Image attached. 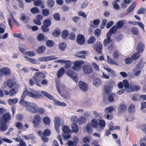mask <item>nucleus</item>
Instances as JSON below:
<instances>
[{"mask_svg":"<svg viewBox=\"0 0 146 146\" xmlns=\"http://www.w3.org/2000/svg\"><path fill=\"white\" fill-rule=\"evenodd\" d=\"M30 90V91H28L27 90H25L24 91L22 95L21 100L19 102L20 104L22 106H25V108L27 106L29 102L24 100L25 98L27 95L35 99L39 98L41 96L39 91L34 89H31Z\"/></svg>","mask_w":146,"mask_h":146,"instance_id":"nucleus-1","label":"nucleus"},{"mask_svg":"<svg viewBox=\"0 0 146 146\" xmlns=\"http://www.w3.org/2000/svg\"><path fill=\"white\" fill-rule=\"evenodd\" d=\"M38 108V105L33 102H29L25 108L26 110L32 113H36V109Z\"/></svg>","mask_w":146,"mask_h":146,"instance_id":"nucleus-2","label":"nucleus"},{"mask_svg":"<svg viewBox=\"0 0 146 146\" xmlns=\"http://www.w3.org/2000/svg\"><path fill=\"white\" fill-rule=\"evenodd\" d=\"M56 87L58 92L62 94L64 98H67L69 97L68 93L66 92V88L64 85L61 84H57Z\"/></svg>","mask_w":146,"mask_h":146,"instance_id":"nucleus-3","label":"nucleus"},{"mask_svg":"<svg viewBox=\"0 0 146 146\" xmlns=\"http://www.w3.org/2000/svg\"><path fill=\"white\" fill-rule=\"evenodd\" d=\"M11 119L9 113H6L4 114L0 118V124H6Z\"/></svg>","mask_w":146,"mask_h":146,"instance_id":"nucleus-4","label":"nucleus"},{"mask_svg":"<svg viewBox=\"0 0 146 146\" xmlns=\"http://www.w3.org/2000/svg\"><path fill=\"white\" fill-rule=\"evenodd\" d=\"M41 121L40 117L38 114L35 115L33 118L32 123L35 127H36L39 125Z\"/></svg>","mask_w":146,"mask_h":146,"instance_id":"nucleus-5","label":"nucleus"},{"mask_svg":"<svg viewBox=\"0 0 146 146\" xmlns=\"http://www.w3.org/2000/svg\"><path fill=\"white\" fill-rule=\"evenodd\" d=\"M54 122L57 132L59 133V126L62 125L63 124V122L60 121V119L58 117H56L54 118Z\"/></svg>","mask_w":146,"mask_h":146,"instance_id":"nucleus-6","label":"nucleus"},{"mask_svg":"<svg viewBox=\"0 0 146 146\" xmlns=\"http://www.w3.org/2000/svg\"><path fill=\"white\" fill-rule=\"evenodd\" d=\"M84 62L83 60H78L74 62V66L72 67V68L78 71L80 70L81 68V65L83 64Z\"/></svg>","mask_w":146,"mask_h":146,"instance_id":"nucleus-7","label":"nucleus"},{"mask_svg":"<svg viewBox=\"0 0 146 146\" xmlns=\"http://www.w3.org/2000/svg\"><path fill=\"white\" fill-rule=\"evenodd\" d=\"M83 72L86 74H89L92 73L93 70L91 66L88 64H85L82 67Z\"/></svg>","mask_w":146,"mask_h":146,"instance_id":"nucleus-8","label":"nucleus"},{"mask_svg":"<svg viewBox=\"0 0 146 146\" xmlns=\"http://www.w3.org/2000/svg\"><path fill=\"white\" fill-rule=\"evenodd\" d=\"M66 74L75 82H78V78L76 76L74 72L71 70H68L66 71Z\"/></svg>","mask_w":146,"mask_h":146,"instance_id":"nucleus-9","label":"nucleus"},{"mask_svg":"<svg viewBox=\"0 0 146 146\" xmlns=\"http://www.w3.org/2000/svg\"><path fill=\"white\" fill-rule=\"evenodd\" d=\"M20 86L19 85L15 83L13 88L10 90V96L15 95L17 93L18 90V89Z\"/></svg>","mask_w":146,"mask_h":146,"instance_id":"nucleus-10","label":"nucleus"},{"mask_svg":"<svg viewBox=\"0 0 146 146\" xmlns=\"http://www.w3.org/2000/svg\"><path fill=\"white\" fill-rule=\"evenodd\" d=\"M76 40L78 44L80 45H82L85 42V37L83 35L79 34L77 36Z\"/></svg>","mask_w":146,"mask_h":146,"instance_id":"nucleus-11","label":"nucleus"},{"mask_svg":"<svg viewBox=\"0 0 146 146\" xmlns=\"http://www.w3.org/2000/svg\"><path fill=\"white\" fill-rule=\"evenodd\" d=\"M78 85L80 88L83 91H86L88 89V87L87 84L82 81H80Z\"/></svg>","mask_w":146,"mask_h":146,"instance_id":"nucleus-12","label":"nucleus"},{"mask_svg":"<svg viewBox=\"0 0 146 146\" xmlns=\"http://www.w3.org/2000/svg\"><path fill=\"white\" fill-rule=\"evenodd\" d=\"M112 86H111L108 82L104 85V92L106 94L110 93L112 89Z\"/></svg>","mask_w":146,"mask_h":146,"instance_id":"nucleus-13","label":"nucleus"},{"mask_svg":"<svg viewBox=\"0 0 146 146\" xmlns=\"http://www.w3.org/2000/svg\"><path fill=\"white\" fill-rule=\"evenodd\" d=\"M142 68V66H137L136 68L132 70V72L135 76H138L140 74Z\"/></svg>","mask_w":146,"mask_h":146,"instance_id":"nucleus-14","label":"nucleus"},{"mask_svg":"<svg viewBox=\"0 0 146 146\" xmlns=\"http://www.w3.org/2000/svg\"><path fill=\"white\" fill-rule=\"evenodd\" d=\"M42 74V73L39 72H37L35 73V76L33 77V78L35 81L36 84L37 86L39 87H41V86L38 80V79L41 77Z\"/></svg>","mask_w":146,"mask_h":146,"instance_id":"nucleus-15","label":"nucleus"},{"mask_svg":"<svg viewBox=\"0 0 146 146\" xmlns=\"http://www.w3.org/2000/svg\"><path fill=\"white\" fill-rule=\"evenodd\" d=\"M140 87L138 86L135 85L133 84H130L129 85V88L128 89V90H127V92H136L139 90L140 89Z\"/></svg>","mask_w":146,"mask_h":146,"instance_id":"nucleus-16","label":"nucleus"},{"mask_svg":"<svg viewBox=\"0 0 146 146\" xmlns=\"http://www.w3.org/2000/svg\"><path fill=\"white\" fill-rule=\"evenodd\" d=\"M88 52L86 51H82L77 52L76 54V56L78 58L84 59L86 58V56L83 54H87Z\"/></svg>","mask_w":146,"mask_h":146,"instance_id":"nucleus-17","label":"nucleus"},{"mask_svg":"<svg viewBox=\"0 0 146 146\" xmlns=\"http://www.w3.org/2000/svg\"><path fill=\"white\" fill-rule=\"evenodd\" d=\"M1 74L3 75H9L10 74V70L7 67L2 68L1 70Z\"/></svg>","mask_w":146,"mask_h":146,"instance_id":"nucleus-18","label":"nucleus"},{"mask_svg":"<svg viewBox=\"0 0 146 146\" xmlns=\"http://www.w3.org/2000/svg\"><path fill=\"white\" fill-rule=\"evenodd\" d=\"M145 48L144 44L141 42L139 43L137 47V50L139 53L142 52H143Z\"/></svg>","mask_w":146,"mask_h":146,"instance_id":"nucleus-19","label":"nucleus"},{"mask_svg":"<svg viewBox=\"0 0 146 146\" xmlns=\"http://www.w3.org/2000/svg\"><path fill=\"white\" fill-rule=\"evenodd\" d=\"M118 111L120 113L124 112L126 110V108L123 104H121L118 108Z\"/></svg>","mask_w":146,"mask_h":146,"instance_id":"nucleus-20","label":"nucleus"},{"mask_svg":"<svg viewBox=\"0 0 146 146\" xmlns=\"http://www.w3.org/2000/svg\"><path fill=\"white\" fill-rule=\"evenodd\" d=\"M93 84L96 87H98L102 84V81L99 78H95L93 80Z\"/></svg>","mask_w":146,"mask_h":146,"instance_id":"nucleus-21","label":"nucleus"},{"mask_svg":"<svg viewBox=\"0 0 146 146\" xmlns=\"http://www.w3.org/2000/svg\"><path fill=\"white\" fill-rule=\"evenodd\" d=\"M77 121L79 124H84L86 122V119L84 116H81L78 119Z\"/></svg>","mask_w":146,"mask_h":146,"instance_id":"nucleus-22","label":"nucleus"},{"mask_svg":"<svg viewBox=\"0 0 146 146\" xmlns=\"http://www.w3.org/2000/svg\"><path fill=\"white\" fill-rule=\"evenodd\" d=\"M38 136H40L42 140L44 142L46 143L48 141V138L45 136L43 135L42 134V132L40 131H39L37 132Z\"/></svg>","mask_w":146,"mask_h":146,"instance_id":"nucleus-23","label":"nucleus"},{"mask_svg":"<svg viewBox=\"0 0 146 146\" xmlns=\"http://www.w3.org/2000/svg\"><path fill=\"white\" fill-rule=\"evenodd\" d=\"M65 73V70L63 68H62L59 70L57 73V76L58 78H61Z\"/></svg>","mask_w":146,"mask_h":146,"instance_id":"nucleus-24","label":"nucleus"},{"mask_svg":"<svg viewBox=\"0 0 146 146\" xmlns=\"http://www.w3.org/2000/svg\"><path fill=\"white\" fill-rule=\"evenodd\" d=\"M46 49L44 46H41L39 47L36 50V52L38 54H40L44 52Z\"/></svg>","mask_w":146,"mask_h":146,"instance_id":"nucleus-25","label":"nucleus"},{"mask_svg":"<svg viewBox=\"0 0 146 146\" xmlns=\"http://www.w3.org/2000/svg\"><path fill=\"white\" fill-rule=\"evenodd\" d=\"M41 93L43 94L46 97L49 99L52 100H54V98L46 92L44 91H41Z\"/></svg>","mask_w":146,"mask_h":146,"instance_id":"nucleus-26","label":"nucleus"},{"mask_svg":"<svg viewBox=\"0 0 146 146\" xmlns=\"http://www.w3.org/2000/svg\"><path fill=\"white\" fill-rule=\"evenodd\" d=\"M29 19V17H26L25 15L22 14L21 15V17L20 18V20L23 21L24 23H27Z\"/></svg>","mask_w":146,"mask_h":146,"instance_id":"nucleus-27","label":"nucleus"},{"mask_svg":"<svg viewBox=\"0 0 146 146\" xmlns=\"http://www.w3.org/2000/svg\"><path fill=\"white\" fill-rule=\"evenodd\" d=\"M115 111L114 108L112 106H110L105 109L104 111V113L106 114L110 113L113 111Z\"/></svg>","mask_w":146,"mask_h":146,"instance_id":"nucleus-28","label":"nucleus"},{"mask_svg":"<svg viewBox=\"0 0 146 146\" xmlns=\"http://www.w3.org/2000/svg\"><path fill=\"white\" fill-rule=\"evenodd\" d=\"M25 59L30 62L34 64H36L37 63V61L36 59L33 58H30L27 57V56H25Z\"/></svg>","mask_w":146,"mask_h":146,"instance_id":"nucleus-29","label":"nucleus"},{"mask_svg":"<svg viewBox=\"0 0 146 146\" xmlns=\"http://www.w3.org/2000/svg\"><path fill=\"white\" fill-rule=\"evenodd\" d=\"M15 83H16L13 80H9L6 81L7 85L10 88H12L13 87Z\"/></svg>","mask_w":146,"mask_h":146,"instance_id":"nucleus-30","label":"nucleus"},{"mask_svg":"<svg viewBox=\"0 0 146 146\" xmlns=\"http://www.w3.org/2000/svg\"><path fill=\"white\" fill-rule=\"evenodd\" d=\"M86 129L87 133L90 134L92 133V126L90 123H87L86 125Z\"/></svg>","mask_w":146,"mask_h":146,"instance_id":"nucleus-31","label":"nucleus"},{"mask_svg":"<svg viewBox=\"0 0 146 146\" xmlns=\"http://www.w3.org/2000/svg\"><path fill=\"white\" fill-rule=\"evenodd\" d=\"M91 123L92 126L95 128H97L98 126V122L95 119H93L91 121Z\"/></svg>","mask_w":146,"mask_h":146,"instance_id":"nucleus-32","label":"nucleus"},{"mask_svg":"<svg viewBox=\"0 0 146 146\" xmlns=\"http://www.w3.org/2000/svg\"><path fill=\"white\" fill-rule=\"evenodd\" d=\"M100 22V21L99 19H96L93 21V23L91 24V27H93L94 28H96L98 27L97 25H98Z\"/></svg>","mask_w":146,"mask_h":146,"instance_id":"nucleus-33","label":"nucleus"},{"mask_svg":"<svg viewBox=\"0 0 146 146\" xmlns=\"http://www.w3.org/2000/svg\"><path fill=\"white\" fill-rule=\"evenodd\" d=\"M19 49L21 52L24 54L26 53V47L24 44H20L19 46Z\"/></svg>","mask_w":146,"mask_h":146,"instance_id":"nucleus-34","label":"nucleus"},{"mask_svg":"<svg viewBox=\"0 0 146 146\" xmlns=\"http://www.w3.org/2000/svg\"><path fill=\"white\" fill-rule=\"evenodd\" d=\"M18 101V100L17 98H14L13 99H10L8 101L9 104L11 105L16 104Z\"/></svg>","mask_w":146,"mask_h":146,"instance_id":"nucleus-35","label":"nucleus"},{"mask_svg":"<svg viewBox=\"0 0 146 146\" xmlns=\"http://www.w3.org/2000/svg\"><path fill=\"white\" fill-rule=\"evenodd\" d=\"M71 127L73 131L76 133L78 131V125L75 123H73L71 125Z\"/></svg>","mask_w":146,"mask_h":146,"instance_id":"nucleus-36","label":"nucleus"},{"mask_svg":"<svg viewBox=\"0 0 146 146\" xmlns=\"http://www.w3.org/2000/svg\"><path fill=\"white\" fill-rule=\"evenodd\" d=\"M104 69L110 73V75L112 77H115L116 76V74L114 72V70H113L111 69L110 68H109L107 67L105 68Z\"/></svg>","mask_w":146,"mask_h":146,"instance_id":"nucleus-37","label":"nucleus"},{"mask_svg":"<svg viewBox=\"0 0 146 146\" xmlns=\"http://www.w3.org/2000/svg\"><path fill=\"white\" fill-rule=\"evenodd\" d=\"M135 5L136 2H134L127 9V12L129 13L131 11H132L135 8Z\"/></svg>","mask_w":146,"mask_h":146,"instance_id":"nucleus-38","label":"nucleus"},{"mask_svg":"<svg viewBox=\"0 0 146 146\" xmlns=\"http://www.w3.org/2000/svg\"><path fill=\"white\" fill-rule=\"evenodd\" d=\"M120 54V52L118 50H116L113 52V59H116L118 58Z\"/></svg>","mask_w":146,"mask_h":146,"instance_id":"nucleus-39","label":"nucleus"},{"mask_svg":"<svg viewBox=\"0 0 146 146\" xmlns=\"http://www.w3.org/2000/svg\"><path fill=\"white\" fill-rule=\"evenodd\" d=\"M128 111L129 113H134L135 111V106L132 104L130 105L129 107Z\"/></svg>","mask_w":146,"mask_h":146,"instance_id":"nucleus-40","label":"nucleus"},{"mask_svg":"<svg viewBox=\"0 0 146 146\" xmlns=\"http://www.w3.org/2000/svg\"><path fill=\"white\" fill-rule=\"evenodd\" d=\"M123 86H124L125 90L127 92V90L129 88V84L127 80H124L123 81Z\"/></svg>","mask_w":146,"mask_h":146,"instance_id":"nucleus-41","label":"nucleus"},{"mask_svg":"<svg viewBox=\"0 0 146 146\" xmlns=\"http://www.w3.org/2000/svg\"><path fill=\"white\" fill-rule=\"evenodd\" d=\"M8 127L6 124H1L0 130L2 131H4L8 129Z\"/></svg>","mask_w":146,"mask_h":146,"instance_id":"nucleus-42","label":"nucleus"},{"mask_svg":"<svg viewBox=\"0 0 146 146\" xmlns=\"http://www.w3.org/2000/svg\"><path fill=\"white\" fill-rule=\"evenodd\" d=\"M96 38L93 36L90 37L87 40V43L88 44L94 43L96 41Z\"/></svg>","mask_w":146,"mask_h":146,"instance_id":"nucleus-43","label":"nucleus"},{"mask_svg":"<svg viewBox=\"0 0 146 146\" xmlns=\"http://www.w3.org/2000/svg\"><path fill=\"white\" fill-rule=\"evenodd\" d=\"M140 54L138 52H136L131 56V57L133 60H135L138 59L139 57Z\"/></svg>","mask_w":146,"mask_h":146,"instance_id":"nucleus-44","label":"nucleus"},{"mask_svg":"<svg viewBox=\"0 0 146 146\" xmlns=\"http://www.w3.org/2000/svg\"><path fill=\"white\" fill-rule=\"evenodd\" d=\"M22 137L26 140H28L33 139L34 138V136L33 134H29L27 136L23 135H22Z\"/></svg>","mask_w":146,"mask_h":146,"instance_id":"nucleus-45","label":"nucleus"},{"mask_svg":"<svg viewBox=\"0 0 146 146\" xmlns=\"http://www.w3.org/2000/svg\"><path fill=\"white\" fill-rule=\"evenodd\" d=\"M62 129L64 133H68L70 132V130L68 126L66 125L63 126Z\"/></svg>","mask_w":146,"mask_h":146,"instance_id":"nucleus-46","label":"nucleus"},{"mask_svg":"<svg viewBox=\"0 0 146 146\" xmlns=\"http://www.w3.org/2000/svg\"><path fill=\"white\" fill-rule=\"evenodd\" d=\"M46 45L48 47H52L54 46V43L52 40H49L46 41Z\"/></svg>","mask_w":146,"mask_h":146,"instance_id":"nucleus-47","label":"nucleus"},{"mask_svg":"<svg viewBox=\"0 0 146 146\" xmlns=\"http://www.w3.org/2000/svg\"><path fill=\"white\" fill-rule=\"evenodd\" d=\"M123 23L122 21H118L116 25L118 29L121 28L123 25Z\"/></svg>","mask_w":146,"mask_h":146,"instance_id":"nucleus-48","label":"nucleus"},{"mask_svg":"<svg viewBox=\"0 0 146 146\" xmlns=\"http://www.w3.org/2000/svg\"><path fill=\"white\" fill-rule=\"evenodd\" d=\"M37 40L39 41L43 40L44 39V36L43 34L40 33L37 36Z\"/></svg>","mask_w":146,"mask_h":146,"instance_id":"nucleus-49","label":"nucleus"},{"mask_svg":"<svg viewBox=\"0 0 146 146\" xmlns=\"http://www.w3.org/2000/svg\"><path fill=\"white\" fill-rule=\"evenodd\" d=\"M57 58L53 56H48L45 57V62H47L50 61L52 60H54L56 59Z\"/></svg>","mask_w":146,"mask_h":146,"instance_id":"nucleus-50","label":"nucleus"},{"mask_svg":"<svg viewBox=\"0 0 146 146\" xmlns=\"http://www.w3.org/2000/svg\"><path fill=\"white\" fill-rule=\"evenodd\" d=\"M107 60L108 62L110 64H114L116 66H117V64L109 56H108L107 57Z\"/></svg>","mask_w":146,"mask_h":146,"instance_id":"nucleus-51","label":"nucleus"},{"mask_svg":"<svg viewBox=\"0 0 146 146\" xmlns=\"http://www.w3.org/2000/svg\"><path fill=\"white\" fill-rule=\"evenodd\" d=\"M43 122L46 125H49L50 123V119L47 117H44L43 119Z\"/></svg>","mask_w":146,"mask_h":146,"instance_id":"nucleus-52","label":"nucleus"},{"mask_svg":"<svg viewBox=\"0 0 146 146\" xmlns=\"http://www.w3.org/2000/svg\"><path fill=\"white\" fill-rule=\"evenodd\" d=\"M117 28L115 25L113 26L109 30L111 34H114L116 33L117 31Z\"/></svg>","mask_w":146,"mask_h":146,"instance_id":"nucleus-53","label":"nucleus"},{"mask_svg":"<svg viewBox=\"0 0 146 146\" xmlns=\"http://www.w3.org/2000/svg\"><path fill=\"white\" fill-rule=\"evenodd\" d=\"M43 23L44 25L46 27H48L51 25V22L49 19H46L44 21Z\"/></svg>","mask_w":146,"mask_h":146,"instance_id":"nucleus-54","label":"nucleus"},{"mask_svg":"<svg viewBox=\"0 0 146 146\" xmlns=\"http://www.w3.org/2000/svg\"><path fill=\"white\" fill-rule=\"evenodd\" d=\"M13 35L15 37L18 38L23 40H25L24 38L23 37V35L21 34L15 33Z\"/></svg>","mask_w":146,"mask_h":146,"instance_id":"nucleus-55","label":"nucleus"},{"mask_svg":"<svg viewBox=\"0 0 146 146\" xmlns=\"http://www.w3.org/2000/svg\"><path fill=\"white\" fill-rule=\"evenodd\" d=\"M48 6L50 7H52L54 6V2L53 0H47V1Z\"/></svg>","mask_w":146,"mask_h":146,"instance_id":"nucleus-56","label":"nucleus"},{"mask_svg":"<svg viewBox=\"0 0 146 146\" xmlns=\"http://www.w3.org/2000/svg\"><path fill=\"white\" fill-rule=\"evenodd\" d=\"M51 133L50 131L48 129L44 130L43 132L42 133V134L45 136H48Z\"/></svg>","mask_w":146,"mask_h":146,"instance_id":"nucleus-57","label":"nucleus"},{"mask_svg":"<svg viewBox=\"0 0 146 146\" xmlns=\"http://www.w3.org/2000/svg\"><path fill=\"white\" fill-rule=\"evenodd\" d=\"M42 13L44 16H47L49 15L50 11L47 9H44L42 10Z\"/></svg>","mask_w":146,"mask_h":146,"instance_id":"nucleus-58","label":"nucleus"},{"mask_svg":"<svg viewBox=\"0 0 146 146\" xmlns=\"http://www.w3.org/2000/svg\"><path fill=\"white\" fill-rule=\"evenodd\" d=\"M66 44L64 43H60L59 45V48L62 51H64L66 47Z\"/></svg>","mask_w":146,"mask_h":146,"instance_id":"nucleus-59","label":"nucleus"},{"mask_svg":"<svg viewBox=\"0 0 146 146\" xmlns=\"http://www.w3.org/2000/svg\"><path fill=\"white\" fill-rule=\"evenodd\" d=\"M69 32L67 30L64 31L62 33V36L64 38H66L68 35Z\"/></svg>","mask_w":146,"mask_h":146,"instance_id":"nucleus-60","label":"nucleus"},{"mask_svg":"<svg viewBox=\"0 0 146 146\" xmlns=\"http://www.w3.org/2000/svg\"><path fill=\"white\" fill-rule=\"evenodd\" d=\"M98 123L99 125L100 128H101L102 127H104L106 125L105 121L103 120H100L99 121Z\"/></svg>","mask_w":146,"mask_h":146,"instance_id":"nucleus-61","label":"nucleus"},{"mask_svg":"<svg viewBox=\"0 0 146 146\" xmlns=\"http://www.w3.org/2000/svg\"><path fill=\"white\" fill-rule=\"evenodd\" d=\"M31 12L33 14H35L38 13L39 10L37 7H34L31 9Z\"/></svg>","mask_w":146,"mask_h":146,"instance_id":"nucleus-62","label":"nucleus"},{"mask_svg":"<svg viewBox=\"0 0 146 146\" xmlns=\"http://www.w3.org/2000/svg\"><path fill=\"white\" fill-rule=\"evenodd\" d=\"M111 40H110L107 39H105L104 41L103 44L104 46H107L109 43H111Z\"/></svg>","mask_w":146,"mask_h":146,"instance_id":"nucleus-63","label":"nucleus"},{"mask_svg":"<svg viewBox=\"0 0 146 146\" xmlns=\"http://www.w3.org/2000/svg\"><path fill=\"white\" fill-rule=\"evenodd\" d=\"M61 31L59 29L56 30L53 33V35L55 37H58L60 34Z\"/></svg>","mask_w":146,"mask_h":146,"instance_id":"nucleus-64","label":"nucleus"}]
</instances>
